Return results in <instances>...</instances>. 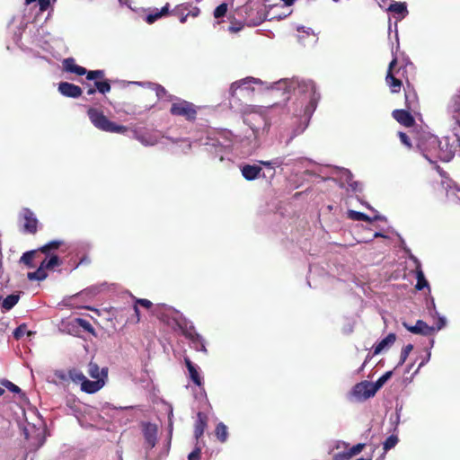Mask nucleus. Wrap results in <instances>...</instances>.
Returning a JSON list of instances; mask_svg holds the SVG:
<instances>
[{
	"instance_id": "c03bdc74",
	"label": "nucleus",
	"mask_w": 460,
	"mask_h": 460,
	"mask_svg": "<svg viewBox=\"0 0 460 460\" xmlns=\"http://www.w3.org/2000/svg\"><path fill=\"white\" fill-rule=\"evenodd\" d=\"M148 84L152 87L153 90L155 91L156 96L159 99H162L167 95V91L165 90V88L164 86H162L160 84H151V83H148Z\"/></svg>"
},
{
	"instance_id": "1a4fd4ad",
	"label": "nucleus",
	"mask_w": 460,
	"mask_h": 460,
	"mask_svg": "<svg viewBox=\"0 0 460 460\" xmlns=\"http://www.w3.org/2000/svg\"><path fill=\"white\" fill-rule=\"evenodd\" d=\"M101 373L102 378H98V380L95 379L94 381H91L85 378L84 383H82L81 390L87 394H94L102 388L105 385V380L108 377V368L102 367Z\"/></svg>"
},
{
	"instance_id": "6e6d98bb",
	"label": "nucleus",
	"mask_w": 460,
	"mask_h": 460,
	"mask_svg": "<svg viewBox=\"0 0 460 460\" xmlns=\"http://www.w3.org/2000/svg\"><path fill=\"white\" fill-rule=\"evenodd\" d=\"M200 451L199 447H196L189 456L188 460H199L200 458Z\"/></svg>"
},
{
	"instance_id": "5fc2aeb1",
	"label": "nucleus",
	"mask_w": 460,
	"mask_h": 460,
	"mask_svg": "<svg viewBox=\"0 0 460 460\" xmlns=\"http://www.w3.org/2000/svg\"><path fill=\"white\" fill-rule=\"evenodd\" d=\"M398 136H399V137H400L401 142H402L403 145H405V146H406L407 147H409V148L411 146V140H410L409 137H408L405 133H403V132H399V133H398Z\"/></svg>"
},
{
	"instance_id": "f3484780",
	"label": "nucleus",
	"mask_w": 460,
	"mask_h": 460,
	"mask_svg": "<svg viewBox=\"0 0 460 460\" xmlns=\"http://www.w3.org/2000/svg\"><path fill=\"white\" fill-rule=\"evenodd\" d=\"M243 177L247 181L256 180L261 176L262 169L257 164H243L240 166Z\"/></svg>"
},
{
	"instance_id": "7ed1b4c3",
	"label": "nucleus",
	"mask_w": 460,
	"mask_h": 460,
	"mask_svg": "<svg viewBox=\"0 0 460 460\" xmlns=\"http://www.w3.org/2000/svg\"><path fill=\"white\" fill-rule=\"evenodd\" d=\"M87 113L91 122L94 125V127L102 131L124 134L128 130L125 126L118 125L110 120L102 112L99 111L97 109L90 108Z\"/></svg>"
},
{
	"instance_id": "f03ea898",
	"label": "nucleus",
	"mask_w": 460,
	"mask_h": 460,
	"mask_svg": "<svg viewBox=\"0 0 460 460\" xmlns=\"http://www.w3.org/2000/svg\"><path fill=\"white\" fill-rule=\"evenodd\" d=\"M171 320L172 324L177 327L190 340L192 348L198 351L207 352L204 339L196 332L190 321L179 312H174Z\"/></svg>"
},
{
	"instance_id": "dca6fc26",
	"label": "nucleus",
	"mask_w": 460,
	"mask_h": 460,
	"mask_svg": "<svg viewBox=\"0 0 460 460\" xmlns=\"http://www.w3.org/2000/svg\"><path fill=\"white\" fill-rule=\"evenodd\" d=\"M58 91L62 95L71 98H77L83 93L81 87L68 82H61L58 84Z\"/></svg>"
},
{
	"instance_id": "09e8293b",
	"label": "nucleus",
	"mask_w": 460,
	"mask_h": 460,
	"mask_svg": "<svg viewBox=\"0 0 460 460\" xmlns=\"http://www.w3.org/2000/svg\"><path fill=\"white\" fill-rule=\"evenodd\" d=\"M27 332L26 330V325L25 324H22L20 326H18L14 332H13V337L17 340L21 339L24 334L25 332Z\"/></svg>"
},
{
	"instance_id": "393cba45",
	"label": "nucleus",
	"mask_w": 460,
	"mask_h": 460,
	"mask_svg": "<svg viewBox=\"0 0 460 460\" xmlns=\"http://www.w3.org/2000/svg\"><path fill=\"white\" fill-rule=\"evenodd\" d=\"M396 340L394 333H389L385 338L379 341L374 348V355L381 353L385 349L392 346Z\"/></svg>"
},
{
	"instance_id": "0e129e2a",
	"label": "nucleus",
	"mask_w": 460,
	"mask_h": 460,
	"mask_svg": "<svg viewBox=\"0 0 460 460\" xmlns=\"http://www.w3.org/2000/svg\"><path fill=\"white\" fill-rule=\"evenodd\" d=\"M301 30H303V31L305 33H306L307 35H310L313 32L311 28H307L306 30H305V27H298L297 28V31H300Z\"/></svg>"
},
{
	"instance_id": "9b49d317",
	"label": "nucleus",
	"mask_w": 460,
	"mask_h": 460,
	"mask_svg": "<svg viewBox=\"0 0 460 460\" xmlns=\"http://www.w3.org/2000/svg\"><path fill=\"white\" fill-rule=\"evenodd\" d=\"M454 157V151L450 146L447 138L439 139V146L436 149L434 163L437 159L443 162H449Z\"/></svg>"
},
{
	"instance_id": "a19ab883",
	"label": "nucleus",
	"mask_w": 460,
	"mask_h": 460,
	"mask_svg": "<svg viewBox=\"0 0 460 460\" xmlns=\"http://www.w3.org/2000/svg\"><path fill=\"white\" fill-rule=\"evenodd\" d=\"M412 349H413L412 344H407L406 346H404L402 348V349L401 351L400 361L397 366H402L406 361L409 354L411 353V351Z\"/></svg>"
},
{
	"instance_id": "37998d69",
	"label": "nucleus",
	"mask_w": 460,
	"mask_h": 460,
	"mask_svg": "<svg viewBox=\"0 0 460 460\" xmlns=\"http://www.w3.org/2000/svg\"><path fill=\"white\" fill-rule=\"evenodd\" d=\"M35 252H36L35 251H30V252H24L22 254V256L21 257V262H23L24 264H26L27 266H29L31 268L34 267L31 264V261L33 260Z\"/></svg>"
},
{
	"instance_id": "423d86ee",
	"label": "nucleus",
	"mask_w": 460,
	"mask_h": 460,
	"mask_svg": "<svg viewBox=\"0 0 460 460\" xmlns=\"http://www.w3.org/2000/svg\"><path fill=\"white\" fill-rule=\"evenodd\" d=\"M170 112L173 116L184 117L188 120H193L197 116L195 105L184 100H178V102H173Z\"/></svg>"
},
{
	"instance_id": "f8f14e48",
	"label": "nucleus",
	"mask_w": 460,
	"mask_h": 460,
	"mask_svg": "<svg viewBox=\"0 0 460 460\" xmlns=\"http://www.w3.org/2000/svg\"><path fill=\"white\" fill-rule=\"evenodd\" d=\"M20 216L24 220L23 231L29 234H35L37 232L38 219L34 213L29 208H23Z\"/></svg>"
},
{
	"instance_id": "a211bd4d",
	"label": "nucleus",
	"mask_w": 460,
	"mask_h": 460,
	"mask_svg": "<svg viewBox=\"0 0 460 460\" xmlns=\"http://www.w3.org/2000/svg\"><path fill=\"white\" fill-rule=\"evenodd\" d=\"M394 119L405 127H411L414 124V119L411 113L404 110H394L393 111Z\"/></svg>"
},
{
	"instance_id": "bb28decb",
	"label": "nucleus",
	"mask_w": 460,
	"mask_h": 460,
	"mask_svg": "<svg viewBox=\"0 0 460 460\" xmlns=\"http://www.w3.org/2000/svg\"><path fill=\"white\" fill-rule=\"evenodd\" d=\"M19 294H11L7 296L2 302L1 306L3 312L10 311L19 302Z\"/></svg>"
},
{
	"instance_id": "f704fd0d",
	"label": "nucleus",
	"mask_w": 460,
	"mask_h": 460,
	"mask_svg": "<svg viewBox=\"0 0 460 460\" xmlns=\"http://www.w3.org/2000/svg\"><path fill=\"white\" fill-rule=\"evenodd\" d=\"M168 13V4L164 6L160 12H155V13H150L146 16V21L147 23L151 24L155 22L157 19Z\"/></svg>"
},
{
	"instance_id": "2eb2a0df",
	"label": "nucleus",
	"mask_w": 460,
	"mask_h": 460,
	"mask_svg": "<svg viewBox=\"0 0 460 460\" xmlns=\"http://www.w3.org/2000/svg\"><path fill=\"white\" fill-rule=\"evenodd\" d=\"M402 325L411 333L414 334H421V335H429L434 331L435 328L432 326H429L424 321L418 320L415 325H410L407 323H402Z\"/></svg>"
},
{
	"instance_id": "79ce46f5",
	"label": "nucleus",
	"mask_w": 460,
	"mask_h": 460,
	"mask_svg": "<svg viewBox=\"0 0 460 460\" xmlns=\"http://www.w3.org/2000/svg\"><path fill=\"white\" fill-rule=\"evenodd\" d=\"M397 443H398V438L396 436H394V435L389 436L384 442L385 451H388L391 448L394 447Z\"/></svg>"
},
{
	"instance_id": "774afa93",
	"label": "nucleus",
	"mask_w": 460,
	"mask_h": 460,
	"mask_svg": "<svg viewBox=\"0 0 460 460\" xmlns=\"http://www.w3.org/2000/svg\"><path fill=\"white\" fill-rule=\"evenodd\" d=\"M95 92H96V88H94V87H89V88H88V90H87V94H88V95H93V94H94V93H95Z\"/></svg>"
},
{
	"instance_id": "3c124183",
	"label": "nucleus",
	"mask_w": 460,
	"mask_h": 460,
	"mask_svg": "<svg viewBox=\"0 0 460 460\" xmlns=\"http://www.w3.org/2000/svg\"><path fill=\"white\" fill-rule=\"evenodd\" d=\"M3 385L8 389L10 390L11 392L13 393H15V394H18V393H21V389L14 384H13L12 382L8 381V380H5Z\"/></svg>"
},
{
	"instance_id": "b1692460",
	"label": "nucleus",
	"mask_w": 460,
	"mask_h": 460,
	"mask_svg": "<svg viewBox=\"0 0 460 460\" xmlns=\"http://www.w3.org/2000/svg\"><path fill=\"white\" fill-rule=\"evenodd\" d=\"M184 362L188 368L190 379L195 385L200 386L202 385V379L198 372L196 366L190 361L189 358H185Z\"/></svg>"
},
{
	"instance_id": "4be33fe9",
	"label": "nucleus",
	"mask_w": 460,
	"mask_h": 460,
	"mask_svg": "<svg viewBox=\"0 0 460 460\" xmlns=\"http://www.w3.org/2000/svg\"><path fill=\"white\" fill-rule=\"evenodd\" d=\"M210 146L209 152L215 157H218L220 162H223L225 159V155L229 153L230 144L221 145L219 143L213 142L208 145Z\"/></svg>"
},
{
	"instance_id": "338daca9",
	"label": "nucleus",
	"mask_w": 460,
	"mask_h": 460,
	"mask_svg": "<svg viewBox=\"0 0 460 460\" xmlns=\"http://www.w3.org/2000/svg\"><path fill=\"white\" fill-rule=\"evenodd\" d=\"M199 13V9L197 7L193 8V10L190 12V14H191L194 17L198 16Z\"/></svg>"
},
{
	"instance_id": "ea45409f",
	"label": "nucleus",
	"mask_w": 460,
	"mask_h": 460,
	"mask_svg": "<svg viewBox=\"0 0 460 460\" xmlns=\"http://www.w3.org/2000/svg\"><path fill=\"white\" fill-rule=\"evenodd\" d=\"M94 85L96 89L99 91V93L105 94L106 93H109L111 91V84L109 81H95Z\"/></svg>"
},
{
	"instance_id": "20e7f679",
	"label": "nucleus",
	"mask_w": 460,
	"mask_h": 460,
	"mask_svg": "<svg viewBox=\"0 0 460 460\" xmlns=\"http://www.w3.org/2000/svg\"><path fill=\"white\" fill-rule=\"evenodd\" d=\"M438 146L439 138L432 134H423L419 138L418 148L430 164H434L436 149Z\"/></svg>"
},
{
	"instance_id": "9d476101",
	"label": "nucleus",
	"mask_w": 460,
	"mask_h": 460,
	"mask_svg": "<svg viewBox=\"0 0 460 460\" xmlns=\"http://www.w3.org/2000/svg\"><path fill=\"white\" fill-rule=\"evenodd\" d=\"M352 394L358 400H366L376 394L372 382L363 381L357 384L352 390Z\"/></svg>"
},
{
	"instance_id": "49530a36",
	"label": "nucleus",
	"mask_w": 460,
	"mask_h": 460,
	"mask_svg": "<svg viewBox=\"0 0 460 460\" xmlns=\"http://www.w3.org/2000/svg\"><path fill=\"white\" fill-rule=\"evenodd\" d=\"M61 244L62 241L54 240L42 246L40 251L46 253L52 249H58Z\"/></svg>"
},
{
	"instance_id": "e2e57ef3",
	"label": "nucleus",
	"mask_w": 460,
	"mask_h": 460,
	"mask_svg": "<svg viewBox=\"0 0 460 460\" xmlns=\"http://www.w3.org/2000/svg\"><path fill=\"white\" fill-rule=\"evenodd\" d=\"M259 163H260L261 165H263V166H265V167H267V168L273 169V164H272L271 160H270V161H262V160H261V161H259Z\"/></svg>"
},
{
	"instance_id": "de8ad7c7",
	"label": "nucleus",
	"mask_w": 460,
	"mask_h": 460,
	"mask_svg": "<svg viewBox=\"0 0 460 460\" xmlns=\"http://www.w3.org/2000/svg\"><path fill=\"white\" fill-rule=\"evenodd\" d=\"M227 12V4L226 3L220 4L214 11L215 18H221L226 15Z\"/></svg>"
},
{
	"instance_id": "473e14b6",
	"label": "nucleus",
	"mask_w": 460,
	"mask_h": 460,
	"mask_svg": "<svg viewBox=\"0 0 460 460\" xmlns=\"http://www.w3.org/2000/svg\"><path fill=\"white\" fill-rule=\"evenodd\" d=\"M348 216L350 219L355 221L372 222V218L362 212L349 210Z\"/></svg>"
},
{
	"instance_id": "aec40b11",
	"label": "nucleus",
	"mask_w": 460,
	"mask_h": 460,
	"mask_svg": "<svg viewBox=\"0 0 460 460\" xmlns=\"http://www.w3.org/2000/svg\"><path fill=\"white\" fill-rule=\"evenodd\" d=\"M63 67L64 70L69 73L75 74L77 75H84L87 73V70L75 64V61L73 58H67L63 60Z\"/></svg>"
},
{
	"instance_id": "0eeeda50",
	"label": "nucleus",
	"mask_w": 460,
	"mask_h": 460,
	"mask_svg": "<svg viewBox=\"0 0 460 460\" xmlns=\"http://www.w3.org/2000/svg\"><path fill=\"white\" fill-rule=\"evenodd\" d=\"M133 137L145 146H152L159 142L161 134L157 130L136 129Z\"/></svg>"
},
{
	"instance_id": "4468645a",
	"label": "nucleus",
	"mask_w": 460,
	"mask_h": 460,
	"mask_svg": "<svg viewBox=\"0 0 460 460\" xmlns=\"http://www.w3.org/2000/svg\"><path fill=\"white\" fill-rule=\"evenodd\" d=\"M396 63H397V58L394 57L389 64L387 74L385 76V82L388 84V86L390 87L391 92L394 93H399L401 90V87H402V81L397 79L396 77H394V75H393V72H392V70H393L394 66L396 65Z\"/></svg>"
},
{
	"instance_id": "603ef678",
	"label": "nucleus",
	"mask_w": 460,
	"mask_h": 460,
	"mask_svg": "<svg viewBox=\"0 0 460 460\" xmlns=\"http://www.w3.org/2000/svg\"><path fill=\"white\" fill-rule=\"evenodd\" d=\"M364 447H365V444H360V443L353 446L349 450L350 456L352 457V456L359 454L362 451V449L364 448Z\"/></svg>"
},
{
	"instance_id": "5701e85b",
	"label": "nucleus",
	"mask_w": 460,
	"mask_h": 460,
	"mask_svg": "<svg viewBox=\"0 0 460 460\" xmlns=\"http://www.w3.org/2000/svg\"><path fill=\"white\" fill-rule=\"evenodd\" d=\"M251 83L261 84V81L254 77H246L244 79L236 81L233 83L230 86L231 95L234 96L237 89H249V85Z\"/></svg>"
},
{
	"instance_id": "4c0bfd02",
	"label": "nucleus",
	"mask_w": 460,
	"mask_h": 460,
	"mask_svg": "<svg viewBox=\"0 0 460 460\" xmlns=\"http://www.w3.org/2000/svg\"><path fill=\"white\" fill-rule=\"evenodd\" d=\"M68 375H69L70 379L73 382L80 383L81 385H82V383H84V379L86 378V376L83 374V372L76 370V369L70 370L68 372Z\"/></svg>"
},
{
	"instance_id": "69168bd1",
	"label": "nucleus",
	"mask_w": 460,
	"mask_h": 460,
	"mask_svg": "<svg viewBox=\"0 0 460 460\" xmlns=\"http://www.w3.org/2000/svg\"><path fill=\"white\" fill-rule=\"evenodd\" d=\"M429 358H430V352H429L427 355V358H425V359L422 362H420L418 368H420L422 366H424L429 360Z\"/></svg>"
},
{
	"instance_id": "c756f323",
	"label": "nucleus",
	"mask_w": 460,
	"mask_h": 460,
	"mask_svg": "<svg viewBox=\"0 0 460 460\" xmlns=\"http://www.w3.org/2000/svg\"><path fill=\"white\" fill-rule=\"evenodd\" d=\"M46 268L40 263V267L33 272H29L27 277L30 280H44L47 278Z\"/></svg>"
},
{
	"instance_id": "39448f33",
	"label": "nucleus",
	"mask_w": 460,
	"mask_h": 460,
	"mask_svg": "<svg viewBox=\"0 0 460 460\" xmlns=\"http://www.w3.org/2000/svg\"><path fill=\"white\" fill-rule=\"evenodd\" d=\"M244 122L250 126L256 139L266 135L270 127V122L261 114H254L251 117H247L244 119Z\"/></svg>"
},
{
	"instance_id": "a18cd8bd",
	"label": "nucleus",
	"mask_w": 460,
	"mask_h": 460,
	"mask_svg": "<svg viewBox=\"0 0 460 460\" xmlns=\"http://www.w3.org/2000/svg\"><path fill=\"white\" fill-rule=\"evenodd\" d=\"M86 78L87 80H96V79H102L104 77V71L103 70H93V71H87Z\"/></svg>"
},
{
	"instance_id": "864d4df0",
	"label": "nucleus",
	"mask_w": 460,
	"mask_h": 460,
	"mask_svg": "<svg viewBox=\"0 0 460 460\" xmlns=\"http://www.w3.org/2000/svg\"><path fill=\"white\" fill-rule=\"evenodd\" d=\"M351 458L349 450L340 452L334 455L333 459L334 460H349Z\"/></svg>"
},
{
	"instance_id": "bf43d9fd",
	"label": "nucleus",
	"mask_w": 460,
	"mask_h": 460,
	"mask_svg": "<svg viewBox=\"0 0 460 460\" xmlns=\"http://www.w3.org/2000/svg\"><path fill=\"white\" fill-rule=\"evenodd\" d=\"M438 321L437 326L434 328H435V330L439 331L445 327L447 320L444 316H440L439 314L438 315Z\"/></svg>"
},
{
	"instance_id": "a878e982",
	"label": "nucleus",
	"mask_w": 460,
	"mask_h": 460,
	"mask_svg": "<svg viewBox=\"0 0 460 460\" xmlns=\"http://www.w3.org/2000/svg\"><path fill=\"white\" fill-rule=\"evenodd\" d=\"M387 12L399 14V20L403 19L408 14L407 5L402 2H393L387 8Z\"/></svg>"
},
{
	"instance_id": "58836bf2",
	"label": "nucleus",
	"mask_w": 460,
	"mask_h": 460,
	"mask_svg": "<svg viewBox=\"0 0 460 460\" xmlns=\"http://www.w3.org/2000/svg\"><path fill=\"white\" fill-rule=\"evenodd\" d=\"M75 323L83 328L84 331H86L89 333H94V329L92 326V324L85 319L83 318H76L75 319Z\"/></svg>"
},
{
	"instance_id": "6e6552de",
	"label": "nucleus",
	"mask_w": 460,
	"mask_h": 460,
	"mask_svg": "<svg viewBox=\"0 0 460 460\" xmlns=\"http://www.w3.org/2000/svg\"><path fill=\"white\" fill-rule=\"evenodd\" d=\"M437 171L443 178L442 186L446 190V195L448 200L452 202L460 201V189L456 186L455 182L447 177L446 172H444L439 166H437Z\"/></svg>"
},
{
	"instance_id": "c9c22d12",
	"label": "nucleus",
	"mask_w": 460,
	"mask_h": 460,
	"mask_svg": "<svg viewBox=\"0 0 460 460\" xmlns=\"http://www.w3.org/2000/svg\"><path fill=\"white\" fill-rule=\"evenodd\" d=\"M101 371H102V369H100L99 366L96 363H94L93 361H91L89 363L87 372L92 378L97 379V380H98V378H102Z\"/></svg>"
},
{
	"instance_id": "6ab92c4d",
	"label": "nucleus",
	"mask_w": 460,
	"mask_h": 460,
	"mask_svg": "<svg viewBox=\"0 0 460 460\" xmlns=\"http://www.w3.org/2000/svg\"><path fill=\"white\" fill-rule=\"evenodd\" d=\"M447 111L460 125V120L458 119V116L460 115V90L452 96L447 105Z\"/></svg>"
},
{
	"instance_id": "412c9836",
	"label": "nucleus",
	"mask_w": 460,
	"mask_h": 460,
	"mask_svg": "<svg viewBox=\"0 0 460 460\" xmlns=\"http://www.w3.org/2000/svg\"><path fill=\"white\" fill-rule=\"evenodd\" d=\"M157 429L155 425L146 424L144 428V437L148 448H153L156 443Z\"/></svg>"
},
{
	"instance_id": "e433bc0d",
	"label": "nucleus",
	"mask_w": 460,
	"mask_h": 460,
	"mask_svg": "<svg viewBox=\"0 0 460 460\" xmlns=\"http://www.w3.org/2000/svg\"><path fill=\"white\" fill-rule=\"evenodd\" d=\"M41 264L46 268V270H52L56 266L60 265L61 261L57 255H53L49 260H44Z\"/></svg>"
},
{
	"instance_id": "ddd939ff",
	"label": "nucleus",
	"mask_w": 460,
	"mask_h": 460,
	"mask_svg": "<svg viewBox=\"0 0 460 460\" xmlns=\"http://www.w3.org/2000/svg\"><path fill=\"white\" fill-rule=\"evenodd\" d=\"M337 176L340 178L341 185L348 184L353 191L362 190L361 183L353 181V175L349 170L345 168H337Z\"/></svg>"
},
{
	"instance_id": "c85d7f7f",
	"label": "nucleus",
	"mask_w": 460,
	"mask_h": 460,
	"mask_svg": "<svg viewBox=\"0 0 460 460\" xmlns=\"http://www.w3.org/2000/svg\"><path fill=\"white\" fill-rule=\"evenodd\" d=\"M405 91V103L408 109L411 110L414 108L417 102V94L413 89H410V85H407Z\"/></svg>"
},
{
	"instance_id": "4d7b16f0",
	"label": "nucleus",
	"mask_w": 460,
	"mask_h": 460,
	"mask_svg": "<svg viewBox=\"0 0 460 460\" xmlns=\"http://www.w3.org/2000/svg\"><path fill=\"white\" fill-rule=\"evenodd\" d=\"M271 162L273 164V169L279 168V167L282 166L283 164H286V165L288 164L285 163L284 157H276V158L272 159Z\"/></svg>"
},
{
	"instance_id": "7c9ffc66",
	"label": "nucleus",
	"mask_w": 460,
	"mask_h": 460,
	"mask_svg": "<svg viewBox=\"0 0 460 460\" xmlns=\"http://www.w3.org/2000/svg\"><path fill=\"white\" fill-rule=\"evenodd\" d=\"M416 279L417 284L415 288L417 290H422L424 288H428L429 289V282L425 279L422 269L416 270Z\"/></svg>"
},
{
	"instance_id": "cd10ccee",
	"label": "nucleus",
	"mask_w": 460,
	"mask_h": 460,
	"mask_svg": "<svg viewBox=\"0 0 460 460\" xmlns=\"http://www.w3.org/2000/svg\"><path fill=\"white\" fill-rule=\"evenodd\" d=\"M206 425V416L203 413L199 412L194 430V435L197 439H199L203 435Z\"/></svg>"
},
{
	"instance_id": "680f3d73",
	"label": "nucleus",
	"mask_w": 460,
	"mask_h": 460,
	"mask_svg": "<svg viewBox=\"0 0 460 460\" xmlns=\"http://www.w3.org/2000/svg\"><path fill=\"white\" fill-rule=\"evenodd\" d=\"M136 304L137 305H142V306H144L146 308H149L152 305V303L149 300L144 299V298L137 299L136 300Z\"/></svg>"
},
{
	"instance_id": "8fccbe9b",
	"label": "nucleus",
	"mask_w": 460,
	"mask_h": 460,
	"mask_svg": "<svg viewBox=\"0 0 460 460\" xmlns=\"http://www.w3.org/2000/svg\"><path fill=\"white\" fill-rule=\"evenodd\" d=\"M427 308L429 312V314L431 316H435V315H438V313L436 309V305H435V301H434V298H430L429 301L427 302Z\"/></svg>"
},
{
	"instance_id": "72a5a7b5",
	"label": "nucleus",
	"mask_w": 460,
	"mask_h": 460,
	"mask_svg": "<svg viewBox=\"0 0 460 460\" xmlns=\"http://www.w3.org/2000/svg\"><path fill=\"white\" fill-rule=\"evenodd\" d=\"M216 436L221 442H225L227 439V428L224 423L220 422L217 425Z\"/></svg>"
},
{
	"instance_id": "052dcab7",
	"label": "nucleus",
	"mask_w": 460,
	"mask_h": 460,
	"mask_svg": "<svg viewBox=\"0 0 460 460\" xmlns=\"http://www.w3.org/2000/svg\"><path fill=\"white\" fill-rule=\"evenodd\" d=\"M50 4L49 0H38V5L40 11H45Z\"/></svg>"
},
{
	"instance_id": "13d9d810",
	"label": "nucleus",
	"mask_w": 460,
	"mask_h": 460,
	"mask_svg": "<svg viewBox=\"0 0 460 460\" xmlns=\"http://www.w3.org/2000/svg\"><path fill=\"white\" fill-rule=\"evenodd\" d=\"M405 251H406V252L409 253V259L414 262V264L416 266L415 270L418 269H421V263L419 261V259L417 257H415L413 254H411V251L409 249H407V250L405 249Z\"/></svg>"
},
{
	"instance_id": "f257e3e1",
	"label": "nucleus",
	"mask_w": 460,
	"mask_h": 460,
	"mask_svg": "<svg viewBox=\"0 0 460 460\" xmlns=\"http://www.w3.org/2000/svg\"><path fill=\"white\" fill-rule=\"evenodd\" d=\"M272 89L283 91V94H294L305 96L307 101L304 108V115L309 119L316 109L317 102L320 98L319 93L315 90L314 83L311 80H304L298 78L280 79L273 83Z\"/></svg>"
},
{
	"instance_id": "2f4dec72",
	"label": "nucleus",
	"mask_w": 460,
	"mask_h": 460,
	"mask_svg": "<svg viewBox=\"0 0 460 460\" xmlns=\"http://www.w3.org/2000/svg\"><path fill=\"white\" fill-rule=\"evenodd\" d=\"M393 375L392 371L385 372L383 376H381L376 382H372L374 391L376 393L383 387V385L391 378Z\"/></svg>"
}]
</instances>
